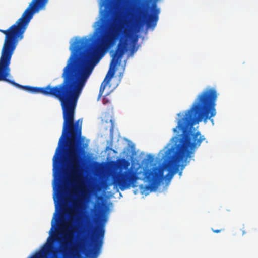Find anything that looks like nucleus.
Instances as JSON below:
<instances>
[{"instance_id": "nucleus-1", "label": "nucleus", "mask_w": 258, "mask_h": 258, "mask_svg": "<svg viewBox=\"0 0 258 258\" xmlns=\"http://www.w3.org/2000/svg\"><path fill=\"white\" fill-rule=\"evenodd\" d=\"M48 0H32L16 23L7 30L0 29L5 35L0 57V81L8 82L32 93H40L58 99L61 104L63 123L62 132L53 157V173L58 190H63L60 185L64 173L63 160L71 167V177L79 181L81 177L82 151L78 147L82 134V120L74 122L75 109L81 92L96 65L107 51L113 47L117 40V32H122L120 5L117 0H106L100 18L96 22L95 34L97 38H84L76 41L70 49L71 54L63 69V82L54 86L44 87L22 86L7 77L10 75L12 56L18 42L25 33L34 14L43 8Z\"/></svg>"}, {"instance_id": "nucleus-2", "label": "nucleus", "mask_w": 258, "mask_h": 258, "mask_svg": "<svg viewBox=\"0 0 258 258\" xmlns=\"http://www.w3.org/2000/svg\"><path fill=\"white\" fill-rule=\"evenodd\" d=\"M218 93L214 88H206L197 97L190 109L183 117L179 119L177 126L173 131L176 136L175 146L169 150L168 166L173 167L179 160L186 161L190 154L195 152L202 142L205 140L200 131L192 133L194 125L203 121L206 123L209 120L214 124V117L217 113L216 106Z\"/></svg>"}, {"instance_id": "nucleus-3", "label": "nucleus", "mask_w": 258, "mask_h": 258, "mask_svg": "<svg viewBox=\"0 0 258 258\" xmlns=\"http://www.w3.org/2000/svg\"><path fill=\"white\" fill-rule=\"evenodd\" d=\"M72 220L70 215L68 222L63 223L61 217V224L52 235L51 241L28 258H83L81 253L86 258H91V246L87 248L89 232L77 240L74 227L71 224Z\"/></svg>"}, {"instance_id": "nucleus-4", "label": "nucleus", "mask_w": 258, "mask_h": 258, "mask_svg": "<svg viewBox=\"0 0 258 258\" xmlns=\"http://www.w3.org/2000/svg\"><path fill=\"white\" fill-rule=\"evenodd\" d=\"M170 142L173 143V145L171 147L168 149L166 152V158L163 162V166L159 167L153 168L152 170H148L145 173V178L149 183V184L146 186V188L147 189L152 190L156 189L161 179H163L164 177V172L165 170H167L168 171L172 170L174 173H176L179 170L180 166H181V170H182L186 166L187 163H188L190 161V160H188V158L191 157L192 154H190V156L187 157L186 161H184V160H179L176 162L175 165L173 166V167H170L169 165L168 166V163L169 162L170 160V155L169 154V150L175 146V140L172 141L171 139ZM194 154V153H192V154ZM182 173V171L179 172L180 176H181Z\"/></svg>"}, {"instance_id": "nucleus-5", "label": "nucleus", "mask_w": 258, "mask_h": 258, "mask_svg": "<svg viewBox=\"0 0 258 258\" xmlns=\"http://www.w3.org/2000/svg\"><path fill=\"white\" fill-rule=\"evenodd\" d=\"M141 7H138L132 13L130 19L131 29L133 30H139L146 24L147 29L153 30L157 25L159 19L160 9L154 3L151 8L152 13H145L142 15L141 13Z\"/></svg>"}, {"instance_id": "nucleus-6", "label": "nucleus", "mask_w": 258, "mask_h": 258, "mask_svg": "<svg viewBox=\"0 0 258 258\" xmlns=\"http://www.w3.org/2000/svg\"><path fill=\"white\" fill-rule=\"evenodd\" d=\"M130 165L129 161L124 158L119 159L117 162V167L120 172L113 178V183L122 191L128 188L131 185L135 187L134 184L138 179L136 172L128 169Z\"/></svg>"}, {"instance_id": "nucleus-7", "label": "nucleus", "mask_w": 258, "mask_h": 258, "mask_svg": "<svg viewBox=\"0 0 258 258\" xmlns=\"http://www.w3.org/2000/svg\"><path fill=\"white\" fill-rule=\"evenodd\" d=\"M127 40L120 39L115 53L112 55L110 70L100 85L99 94V97L102 95L106 85L109 83L111 79L114 76L115 71L114 68L117 64H120L122 57L127 51Z\"/></svg>"}, {"instance_id": "nucleus-8", "label": "nucleus", "mask_w": 258, "mask_h": 258, "mask_svg": "<svg viewBox=\"0 0 258 258\" xmlns=\"http://www.w3.org/2000/svg\"><path fill=\"white\" fill-rule=\"evenodd\" d=\"M82 200L81 197H78L73 204V209H79L81 207Z\"/></svg>"}, {"instance_id": "nucleus-9", "label": "nucleus", "mask_w": 258, "mask_h": 258, "mask_svg": "<svg viewBox=\"0 0 258 258\" xmlns=\"http://www.w3.org/2000/svg\"><path fill=\"white\" fill-rule=\"evenodd\" d=\"M56 216V212H55L54 213V216L52 220V222H51V226H52V227L50 229V233H51V232H52V231L53 230V229L55 228V222L54 221V220L55 219V217Z\"/></svg>"}, {"instance_id": "nucleus-10", "label": "nucleus", "mask_w": 258, "mask_h": 258, "mask_svg": "<svg viewBox=\"0 0 258 258\" xmlns=\"http://www.w3.org/2000/svg\"><path fill=\"white\" fill-rule=\"evenodd\" d=\"M148 160L150 162H152L154 161V157L151 155H148Z\"/></svg>"}, {"instance_id": "nucleus-11", "label": "nucleus", "mask_w": 258, "mask_h": 258, "mask_svg": "<svg viewBox=\"0 0 258 258\" xmlns=\"http://www.w3.org/2000/svg\"><path fill=\"white\" fill-rule=\"evenodd\" d=\"M222 230H224V229H217V230H214L212 229V231L214 233H220L221 231H222Z\"/></svg>"}, {"instance_id": "nucleus-12", "label": "nucleus", "mask_w": 258, "mask_h": 258, "mask_svg": "<svg viewBox=\"0 0 258 258\" xmlns=\"http://www.w3.org/2000/svg\"><path fill=\"white\" fill-rule=\"evenodd\" d=\"M245 233V231L244 230H243L242 231V234L243 235Z\"/></svg>"}, {"instance_id": "nucleus-13", "label": "nucleus", "mask_w": 258, "mask_h": 258, "mask_svg": "<svg viewBox=\"0 0 258 258\" xmlns=\"http://www.w3.org/2000/svg\"><path fill=\"white\" fill-rule=\"evenodd\" d=\"M178 116L179 117L181 116V113H179V114H178Z\"/></svg>"}, {"instance_id": "nucleus-14", "label": "nucleus", "mask_w": 258, "mask_h": 258, "mask_svg": "<svg viewBox=\"0 0 258 258\" xmlns=\"http://www.w3.org/2000/svg\"><path fill=\"white\" fill-rule=\"evenodd\" d=\"M124 33H125V34H126L127 33V32L126 31V30H125V31H124Z\"/></svg>"}]
</instances>
